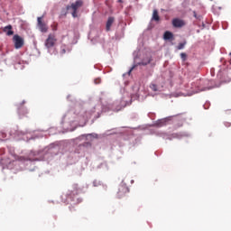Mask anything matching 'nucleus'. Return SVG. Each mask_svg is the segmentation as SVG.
<instances>
[{
    "label": "nucleus",
    "mask_w": 231,
    "mask_h": 231,
    "mask_svg": "<svg viewBox=\"0 0 231 231\" xmlns=\"http://www.w3.org/2000/svg\"><path fill=\"white\" fill-rule=\"evenodd\" d=\"M13 42L15 50H21V48L24 46V39H23V37H21L19 34H15L13 37Z\"/></svg>",
    "instance_id": "nucleus-1"
},
{
    "label": "nucleus",
    "mask_w": 231,
    "mask_h": 231,
    "mask_svg": "<svg viewBox=\"0 0 231 231\" xmlns=\"http://www.w3.org/2000/svg\"><path fill=\"white\" fill-rule=\"evenodd\" d=\"M82 6V1L78 0L75 3L71 4L70 6L67 7V10H73L72 17H77V10Z\"/></svg>",
    "instance_id": "nucleus-2"
},
{
    "label": "nucleus",
    "mask_w": 231,
    "mask_h": 231,
    "mask_svg": "<svg viewBox=\"0 0 231 231\" xmlns=\"http://www.w3.org/2000/svg\"><path fill=\"white\" fill-rule=\"evenodd\" d=\"M55 42H57V38H55V34H49L48 38L45 41L46 48H53L55 46Z\"/></svg>",
    "instance_id": "nucleus-3"
},
{
    "label": "nucleus",
    "mask_w": 231,
    "mask_h": 231,
    "mask_svg": "<svg viewBox=\"0 0 231 231\" xmlns=\"http://www.w3.org/2000/svg\"><path fill=\"white\" fill-rule=\"evenodd\" d=\"M79 194H80V188H79V184H73L72 190L68 193L69 198L73 199V198H75V196H79Z\"/></svg>",
    "instance_id": "nucleus-4"
},
{
    "label": "nucleus",
    "mask_w": 231,
    "mask_h": 231,
    "mask_svg": "<svg viewBox=\"0 0 231 231\" xmlns=\"http://www.w3.org/2000/svg\"><path fill=\"white\" fill-rule=\"evenodd\" d=\"M37 21H38L39 30L42 33H46L48 32V25L44 22H42V16L38 17Z\"/></svg>",
    "instance_id": "nucleus-5"
},
{
    "label": "nucleus",
    "mask_w": 231,
    "mask_h": 231,
    "mask_svg": "<svg viewBox=\"0 0 231 231\" xmlns=\"http://www.w3.org/2000/svg\"><path fill=\"white\" fill-rule=\"evenodd\" d=\"M172 26H174V28H183V26H185V21L179 18H174L172 20Z\"/></svg>",
    "instance_id": "nucleus-6"
},
{
    "label": "nucleus",
    "mask_w": 231,
    "mask_h": 231,
    "mask_svg": "<svg viewBox=\"0 0 231 231\" xmlns=\"http://www.w3.org/2000/svg\"><path fill=\"white\" fill-rule=\"evenodd\" d=\"M127 192H129V189L127 187L120 186L119 190L117 192V196H118V198H124V196H125V194H127Z\"/></svg>",
    "instance_id": "nucleus-7"
},
{
    "label": "nucleus",
    "mask_w": 231,
    "mask_h": 231,
    "mask_svg": "<svg viewBox=\"0 0 231 231\" xmlns=\"http://www.w3.org/2000/svg\"><path fill=\"white\" fill-rule=\"evenodd\" d=\"M113 23H115V17H108V20L106 22V32H109L111 30V26H113Z\"/></svg>",
    "instance_id": "nucleus-8"
},
{
    "label": "nucleus",
    "mask_w": 231,
    "mask_h": 231,
    "mask_svg": "<svg viewBox=\"0 0 231 231\" xmlns=\"http://www.w3.org/2000/svg\"><path fill=\"white\" fill-rule=\"evenodd\" d=\"M174 37V35L172 34V32L166 31L163 34V39L164 41H171V39H172Z\"/></svg>",
    "instance_id": "nucleus-9"
},
{
    "label": "nucleus",
    "mask_w": 231,
    "mask_h": 231,
    "mask_svg": "<svg viewBox=\"0 0 231 231\" xmlns=\"http://www.w3.org/2000/svg\"><path fill=\"white\" fill-rule=\"evenodd\" d=\"M4 32L5 33H6V35L10 36V35H14V31H12V25H7L4 28Z\"/></svg>",
    "instance_id": "nucleus-10"
},
{
    "label": "nucleus",
    "mask_w": 231,
    "mask_h": 231,
    "mask_svg": "<svg viewBox=\"0 0 231 231\" xmlns=\"http://www.w3.org/2000/svg\"><path fill=\"white\" fill-rule=\"evenodd\" d=\"M18 113L21 116H24V115L28 114V110L24 106H21L18 108Z\"/></svg>",
    "instance_id": "nucleus-11"
},
{
    "label": "nucleus",
    "mask_w": 231,
    "mask_h": 231,
    "mask_svg": "<svg viewBox=\"0 0 231 231\" xmlns=\"http://www.w3.org/2000/svg\"><path fill=\"white\" fill-rule=\"evenodd\" d=\"M152 61V58H147L146 60H143L142 62H140V66H147V64H151Z\"/></svg>",
    "instance_id": "nucleus-12"
},
{
    "label": "nucleus",
    "mask_w": 231,
    "mask_h": 231,
    "mask_svg": "<svg viewBox=\"0 0 231 231\" xmlns=\"http://www.w3.org/2000/svg\"><path fill=\"white\" fill-rule=\"evenodd\" d=\"M152 19L153 21H160V15L158 14V10H153V13H152Z\"/></svg>",
    "instance_id": "nucleus-13"
},
{
    "label": "nucleus",
    "mask_w": 231,
    "mask_h": 231,
    "mask_svg": "<svg viewBox=\"0 0 231 231\" xmlns=\"http://www.w3.org/2000/svg\"><path fill=\"white\" fill-rule=\"evenodd\" d=\"M165 124H167V121H165V119H161L156 122V125H158V127H163Z\"/></svg>",
    "instance_id": "nucleus-14"
},
{
    "label": "nucleus",
    "mask_w": 231,
    "mask_h": 231,
    "mask_svg": "<svg viewBox=\"0 0 231 231\" xmlns=\"http://www.w3.org/2000/svg\"><path fill=\"white\" fill-rule=\"evenodd\" d=\"M60 55H64L66 53V45H62L60 47Z\"/></svg>",
    "instance_id": "nucleus-15"
},
{
    "label": "nucleus",
    "mask_w": 231,
    "mask_h": 231,
    "mask_svg": "<svg viewBox=\"0 0 231 231\" xmlns=\"http://www.w3.org/2000/svg\"><path fill=\"white\" fill-rule=\"evenodd\" d=\"M150 88L152 91H158V87L156 86V84H151Z\"/></svg>",
    "instance_id": "nucleus-16"
},
{
    "label": "nucleus",
    "mask_w": 231,
    "mask_h": 231,
    "mask_svg": "<svg viewBox=\"0 0 231 231\" xmlns=\"http://www.w3.org/2000/svg\"><path fill=\"white\" fill-rule=\"evenodd\" d=\"M186 44H187V42L180 43L177 47V50H183V48H185Z\"/></svg>",
    "instance_id": "nucleus-17"
},
{
    "label": "nucleus",
    "mask_w": 231,
    "mask_h": 231,
    "mask_svg": "<svg viewBox=\"0 0 231 231\" xmlns=\"http://www.w3.org/2000/svg\"><path fill=\"white\" fill-rule=\"evenodd\" d=\"M180 59L183 60V62H185V60H187V54L184 52H181Z\"/></svg>",
    "instance_id": "nucleus-18"
},
{
    "label": "nucleus",
    "mask_w": 231,
    "mask_h": 231,
    "mask_svg": "<svg viewBox=\"0 0 231 231\" xmlns=\"http://www.w3.org/2000/svg\"><path fill=\"white\" fill-rule=\"evenodd\" d=\"M95 84H100V79H95Z\"/></svg>",
    "instance_id": "nucleus-19"
},
{
    "label": "nucleus",
    "mask_w": 231,
    "mask_h": 231,
    "mask_svg": "<svg viewBox=\"0 0 231 231\" xmlns=\"http://www.w3.org/2000/svg\"><path fill=\"white\" fill-rule=\"evenodd\" d=\"M199 91H203V89L193 90V93H199Z\"/></svg>",
    "instance_id": "nucleus-20"
},
{
    "label": "nucleus",
    "mask_w": 231,
    "mask_h": 231,
    "mask_svg": "<svg viewBox=\"0 0 231 231\" xmlns=\"http://www.w3.org/2000/svg\"><path fill=\"white\" fill-rule=\"evenodd\" d=\"M133 69H134V67H132L128 72V75H131V72L133 71Z\"/></svg>",
    "instance_id": "nucleus-21"
},
{
    "label": "nucleus",
    "mask_w": 231,
    "mask_h": 231,
    "mask_svg": "<svg viewBox=\"0 0 231 231\" xmlns=\"http://www.w3.org/2000/svg\"><path fill=\"white\" fill-rule=\"evenodd\" d=\"M119 3H122V0H118Z\"/></svg>",
    "instance_id": "nucleus-22"
},
{
    "label": "nucleus",
    "mask_w": 231,
    "mask_h": 231,
    "mask_svg": "<svg viewBox=\"0 0 231 231\" xmlns=\"http://www.w3.org/2000/svg\"><path fill=\"white\" fill-rule=\"evenodd\" d=\"M230 55H231V52H230Z\"/></svg>",
    "instance_id": "nucleus-23"
}]
</instances>
